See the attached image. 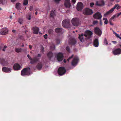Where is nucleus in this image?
Listing matches in <instances>:
<instances>
[{
	"label": "nucleus",
	"instance_id": "2f4dec72",
	"mask_svg": "<svg viewBox=\"0 0 121 121\" xmlns=\"http://www.w3.org/2000/svg\"><path fill=\"white\" fill-rule=\"evenodd\" d=\"M121 14V12L120 13H117L116 14L114 15V18L115 17H118Z\"/></svg>",
	"mask_w": 121,
	"mask_h": 121
},
{
	"label": "nucleus",
	"instance_id": "473e14b6",
	"mask_svg": "<svg viewBox=\"0 0 121 121\" xmlns=\"http://www.w3.org/2000/svg\"><path fill=\"white\" fill-rule=\"evenodd\" d=\"M55 48V45L54 44H53L51 47L50 48L52 50H54Z\"/></svg>",
	"mask_w": 121,
	"mask_h": 121
},
{
	"label": "nucleus",
	"instance_id": "b1692460",
	"mask_svg": "<svg viewBox=\"0 0 121 121\" xmlns=\"http://www.w3.org/2000/svg\"><path fill=\"white\" fill-rule=\"evenodd\" d=\"M47 56L50 60H51V58L53 56V54L51 52H49L47 54Z\"/></svg>",
	"mask_w": 121,
	"mask_h": 121
},
{
	"label": "nucleus",
	"instance_id": "2eb2a0df",
	"mask_svg": "<svg viewBox=\"0 0 121 121\" xmlns=\"http://www.w3.org/2000/svg\"><path fill=\"white\" fill-rule=\"evenodd\" d=\"M76 40L73 38H71L69 39V43L72 45H74L76 43Z\"/></svg>",
	"mask_w": 121,
	"mask_h": 121
},
{
	"label": "nucleus",
	"instance_id": "864d4df0",
	"mask_svg": "<svg viewBox=\"0 0 121 121\" xmlns=\"http://www.w3.org/2000/svg\"><path fill=\"white\" fill-rule=\"evenodd\" d=\"M3 4L4 3L3 2V0H0V4Z\"/></svg>",
	"mask_w": 121,
	"mask_h": 121
},
{
	"label": "nucleus",
	"instance_id": "9d476101",
	"mask_svg": "<svg viewBox=\"0 0 121 121\" xmlns=\"http://www.w3.org/2000/svg\"><path fill=\"white\" fill-rule=\"evenodd\" d=\"M94 31L95 34L99 36H100L102 34L101 31L97 27H95L94 28Z\"/></svg>",
	"mask_w": 121,
	"mask_h": 121
},
{
	"label": "nucleus",
	"instance_id": "4c0bfd02",
	"mask_svg": "<svg viewBox=\"0 0 121 121\" xmlns=\"http://www.w3.org/2000/svg\"><path fill=\"white\" fill-rule=\"evenodd\" d=\"M104 43L106 45H107L108 43V42L107 41V40L106 38H105L104 39Z\"/></svg>",
	"mask_w": 121,
	"mask_h": 121
},
{
	"label": "nucleus",
	"instance_id": "bb28decb",
	"mask_svg": "<svg viewBox=\"0 0 121 121\" xmlns=\"http://www.w3.org/2000/svg\"><path fill=\"white\" fill-rule=\"evenodd\" d=\"M113 11V7L112 8L111 10L107 12L104 15L105 17H106L108 15L112 13Z\"/></svg>",
	"mask_w": 121,
	"mask_h": 121
},
{
	"label": "nucleus",
	"instance_id": "8fccbe9b",
	"mask_svg": "<svg viewBox=\"0 0 121 121\" xmlns=\"http://www.w3.org/2000/svg\"><path fill=\"white\" fill-rule=\"evenodd\" d=\"M98 22L97 21H94L93 22V24L95 25Z\"/></svg>",
	"mask_w": 121,
	"mask_h": 121
},
{
	"label": "nucleus",
	"instance_id": "a18cd8bd",
	"mask_svg": "<svg viewBox=\"0 0 121 121\" xmlns=\"http://www.w3.org/2000/svg\"><path fill=\"white\" fill-rule=\"evenodd\" d=\"M43 37L45 39H46L48 37L47 34H45L44 35H43Z\"/></svg>",
	"mask_w": 121,
	"mask_h": 121
},
{
	"label": "nucleus",
	"instance_id": "c9c22d12",
	"mask_svg": "<svg viewBox=\"0 0 121 121\" xmlns=\"http://www.w3.org/2000/svg\"><path fill=\"white\" fill-rule=\"evenodd\" d=\"M120 7L118 5V4L116 5L114 7V9L115 8H117V9H120Z\"/></svg>",
	"mask_w": 121,
	"mask_h": 121
},
{
	"label": "nucleus",
	"instance_id": "7c9ffc66",
	"mask_svg": "<svg viewBox=\"0 0 121 121\" xmlns=\"http://www.w3.org/2000/svg\"><path fill=\"white\" fill-rule=\"evenodd\" d=\"M28 0H24L23 4L24 5H26L28 4Z\"/></svg>",
	"mask_w": 121,
	"mask_h": 121
},
{
	"label": "nucleus",
	"instance_id": "cd10ccee",
	"mask_svg": "<svg viewBox=\"0 0 121 121\" xmlns=\"http://www.w3.org/2000/svg\"><path fill=\"white\" fill-rule=\"evenodd\" d=\"M22 51V49L21 48H16L15 49V51L17 53L21 52Z\"/></svg>",
	"mask_w": 121,
	"mask_h": 121
},
{
	"label": "nucleus",
	"instance_id": "a211bd4d",
	"mask_svg": "<svg viewBox=\"0 0 121 121\" xmlns=\"http://www.w3.org/2000/svg\"><path fill=\"white\" fill-rule=\"evenodd\" d=\"M64 5L65 7L67 8H70L71 4L69 0H65Z\"/></svg>",
	"mask_w": 121,
	"mask_h": 121
},
{
	"label": "nucleus",
	"instance_id": "79ce46f5",
	"mask_svg": "<svg viewBox=\"0 0 121 121\" xmlns=\"http://www.w3.org/2000/svg\"><path fill=\"white\" fill-rule=\"evenodd\" d=\"M73 54L71 56L69 57V58L67 59V61H69L70 59H71L73 58Z\"/></svg>",
	"mask_w": 121,
	"mask_h": 121
},
{
	"label": "nucleus",
	"instance_id": "412c9836",
	"mask_svg": "<svg viewBox=\"0 0 121 121\" xmlns=\"http://www.w3.org/2000/svg\"><path fill=\"white\" fill-rule=\"evenodd\" d=\"M55 31L57 33L62 34L63 33V29L61 28L58 27L55 29Z\"/></svg>",
	"mask_w": 121,
	"mask_h": 121
},
{
	"label": "nucleus",
	"instance_id": "f704fd0d",
	"mask_svg": "<svg viewBox=\"0 0 121 121\" xmlns=\"http://www.w3.org/2000/svg\"><path fill=\"white\" fill-rule=\"evenodd\" d=\"M113 19V16L109 20L108 22V23L110 24L111 25H113V24H112L111 23V20L112 19Z\"/></svg>",
	"mask_w": 121,
	"mask_h": 121
},
{
	"label": "nucleus",
	"instance_id": "a19ab883",
	"mask_svg": "<svg viewBox=\"0 0 121 121\" xmlns=\"http://www.w3.org/2000/svg\"><path fill=\"white\" fill-rule=\"evenodd\" d=\"M66 49L68 52H70V49L69 47L68 46H67L66 47Z\"/></svg>",
	"mask_w": 121,
	"mask_h": 121
},
{
	"label": "nucleus",
	"instance_id": "0e129e2a",
	"mask_svg": "<svg viewBox=\"0 0 121 121\" xmlns=\"http://www.w3.org/2000/svg\"><path fill=\"white\" fill-rule=\"evenodd\" d=\"M116 41H114V43L116 44Z\"/></svg>",
	"mask_w": 121,
	"mask_h": 121
},
{
	"label": "nucleus",
	"instance_id": "f03ea898",
	"mask_svg": "<svg viewBox=\"0 0 121 121\" xmlns=\"http://www.w3.org/2000/svg\"><path fill=\"white\" fill-rule=\"evenodd\" d=\"M27 57L30 60V63L31 64H34L39 61V58L37 57H34L33 58H31L30 55L29 54L27 55Z\"/></svg>",
	"mask_w": 121,
	"mask_h": 121
},
{
	"label": "nucleus",
	"instance_id": "bf43d9fd",
	"mask_svg": "<svg viewBox=\"0 0 121 121\" xmlns=\"http://www.w3.org/2000/svg\"><path fill=\"white\" fill-rule=\"evenodd\" d=\"M64 62L65 63L66 62V60L65 59L64 60Z\"/></svg>",
	"mask_w": 121,
	"mask_h": 121
},
{
	"label": "nucleus",
	"instance_id": "e433bc0d",
	"mask_svg": "<svg viewBox=\"0 0 121 121\" xmlns=\"http://www.w3.org/2000/svg\"><path fill=\"white\" fill-rule=\"evenodd\" d=\"M56 43L57 44H59L60 43V40L58 38H57L56 39Z\"/></svg>",
	"mask_w": 121,
	"mask_h": 121
},
{
	"label": "nucleus",
	"instance_id": "39448f33",
	"mask_svg": "<svg viewBox=\"0 0 121 121\" xmlns=\"http://www.w3.org/2000/svg\"><path fill=\"white\" fill-rule=\"evenodd\" d=\"M70 21L67 20H64L62 22V24L63 27L68 28L70 27Z\"/></svg>",
	"mask_w": 121,
	"mask_h": 121
},
{
	"label": "nucleus",
	"instance_id": "13d9d810",
	"mask_svg": "<svg viewBox=\"0 0 121 121\" xmlns=\"http://www.w3.org/2000/svg\"><path fill=\"white\" fill-rule=\"evenodd\" d=\"M15 30H12V32L13 33H14L15 32Z\"/></svg>",
	"mask_w": 121,
	"mask_h": 121
},
{
	"label": "nucleus",
	"instance_id": "f8f14e48",
	"mask_svg": "<svg viewBox=\"0 0 121 121\" xmlns=\"http://www.w3.org/2000/svg\"><path fill=\"white\" fill-rule=\"evenodd\" d=\"M93 17L94 18L100 19L101 18L102 15L100 13L97 12L93 15Z\"/></svg>",
	"mask_w": 121,
	"mask_h": 121
},
{
	"label": "nucleus",
	"instance_id": "9b49d317",
	"mask_svg": "<svg viewBox=\"0 0 121 121\" xmlns=\"http://www.w3.org/2000/svg\"><path fill=\"white\" fill-rule=\"evenodd\" d=\"M79 60V59L78 57H75L72 62L71 64L73 66L76 65L78 63Z\"/></svg>",
	"mask_w": 121,
	"mask_h": 121
},
{
	"label": "nucleus",
	"instance_id": "4be33fe9",
	"mask_svg": "<svg viewBox=\"0 0 121 121\" xmlns=\"http://www.w3.org/2000/svg\"><path fill=\"white\" fill-rule=\"evenodd\" d=\"M32 29L34 34H38V32L39 30L38 27L36 26L34 27H33Z\"/></svg>",
	"mask_w": 121,
	"mask_h": 121
},
{
	"label": "nucleus",
	"instance_id": "a878e982",
	"mask_svg": "<svg viewBox=\"0 0 121 121\" xmlns=\"http://www.w3.org/2000/svg\"><path fill=\"white\" fill-rule=\"evenodd\" d=\"M43 66V64L42 62H40L37 64V68L39 70L41 69Z\"/></svg>",
	"mask_w": 121,
	"mask_h": 121
},
{
	"label": "nucleus",
	"instance_id": "58836bf2",
	"mask_svg": "<svg viewBox=\"0 0 121 121\" xmlns=\"http://www.w3.org/2000/svg\"><path fill=\"white\" fill-rule=\"evenodd\" d=\"M105 20L104 22V23L105 24H107L108 23V20L107 19L105 18H103V20Z\"/></svg>",
	"mask_w": 121,
	"mask_h": 121
},
{
	"label": "nucleus",
	"instance_id": "680f3d73",
	"mask_svg": "<svg viewBox=\"0 0 121 121\" xmlns=\"http://www.w3.org/2000/svg\"><path fill=\"white\" fill-rule=\"evenodd\" d=\"M12 16H10V19H12Z\"/></svg>",
	"mask_w": 121,
	"mask_h": 121
},
{
	"label": "nucleus",
	"instance_id": "e2e57ef3",
	"mask_svg": "<svg viewBox=\"0 0 121 121\" xmlns=\"http://www.w3.org/2000/svg\"><path fill=\"white\" fill-rule=\"evenodd\" d=\"M35 14L36 15H37V12H36L35 13Z\"/></svg>",
	"mask_w": 121,
	"mask_h": 121
},
{
	"label": "nucleus",
	"instance_id": "49530a36",
	"mask_svg": "<svg viewBox=\"0 0 121 121\" xmlns=\"http://www.w3.org/2000/svg\"><path fill=\"white\" fill-rule=\"evenodd\" d=\"M41 52H43L44 51V48L43 47L41 48Z\"/></svg>",
	"mask_w": 121,
	"mask_h": 121
},
{
	"label": "nucleus",
	"instance_id": "de8ad7c7",
	"mask_svg": "<svg viewBox=\"0 0 121 121\" xmlns=\"http://www.w3.org/2000/svg\"><path fill=\"white\" fill-rule=\"evenodd\" d=\"M90 6L92 7H93V6L94 5V4L93 2L91 3L90 4Z\"/></svg>",
	"mask_w": 121,
	"mask_h": 121
},
{
	"label": "nucleus",
	"instance_id": "c03bdc74",
	"mask_svg": "<svg viewBox=\"0 0 121 121\" xmlns=\"http://www.w3.org/2000/svg\"><path fill=\"white\" fill-rule=\"evenodd\" d=\"M41 56H42V55L41 54H38L37 56H35V57H37L38 58V57H40ZM39 59H40V58H39Z\"/></svg>",
	"mask_w": 121,
	"mask_h": 121
},
{
	"label": "nucleus",
	"instance_id": "423d86ee",
	"mask_svg": "<svg viewBox=\"0 0 121 121\" xmlns=\"http://www.w3.org/2000/svg\"><path fill=\"white\" fill-rule=\"evenodd\" d=\"M71 22L73 25L74 26H78L80 24V21L79 19L76 18H73Z\"/></svg>",
	"mask_w": 121,
	"mask_h": 121
},
{
	"label": "nucleus",
	"instance_id": "09e8293b",
	"mask_svg": "<svg viewBox=\"0 0 121 121\" xmlns=\"http://www.w3.org/2000/svg\"><path fill=\"white\" fill-rule=\"evenodd\" d=\"M6 48L7 46L5 45L2 49L3 51H5Z\"/></svg>",
	"mask_w": 121,
	"mask_h": 121
},
{
	"label": "nucleus",
	"instance_id": "603ef678",
	"mask_svg": "<svg viewBox=\"0 0 121 121\" xmlns=\"http://www.w3.org/2000/svg\"><path fill=\"white\" fill-rule=\"evenodd\" d=\"M33 9V7L32 6H30V11H31Z\"/></svg>",
	"mask_w": 121,
	"mask_h": 121
},
{
	"label": "nucleus",
	"instance_id": "4d7b16f0",
	"mask_svg": "<svg viewBox=\"0 0 121 121\" xmlns=\"http://www.w3.org/2000/svg\"><path fill=\"white\" fill-rule=\"evenodd\" d=\"M31 19V16L30 15L29 16V17L28 18V19L29 20H30Z\"/></svg>",
	"mask_w": 121,
	"mask_h": 121
},
{
	"label": "nucleus",
	"instance_id": "f257e3e1",
	"mask_svg": "<svg viewBox=\"0 0 121 121\" xmlns=\"http://www.w3.org/2000/svg\"><path fill=\"white\" fill-rule=\"evenodd\" d=\"M30 70L29 67H27L23 69L21 71V74L22 76H29L30 74Z\"/></svg>",
	"mask_w": 121,
	"mask_h": 121
},
{
	"label": "nucleus",
	"instance_id": "c85d7f7f",
	"mask_svg": "<svg viewBox=\"0 0 121 121\" xmlns=\"http://www.w3.org/2000/svg\"><path fill=\"white\" fill-rule=\"evenodd\" d=\"M20 4V3H17L16 4V8L18 10L20 9V7L19 6Z\"/></svg>",
	"mask_w": 121,
	"mask_h": 121
},
{
	"label": "nucleus",
	"instance_id": "69168bd1",
	"mask_svg": "<svg viewBox=\"0 0 121 121\" xmlns=\"http://www.w3.org/2000/svg\"><path fill=\"white\" fill-rule=\"evenodd\" d=\"M22 47H23L24 46V45L23 43L22 44Z\"/></svg>",
	"mask_w": 121,
	"mask_h": 121
},
{
	"label": "nucleus",
	"instance_id": "1a4fd4ad",
	"mask_svg": "<svg viewBox=\"0 0 121 121\" xmlns=\"http://www.w3.org/2000/svg\"><path fill=\"white\" fill-rule=\"evenodd\" d=\"M56 57L57 60L58 61H60L63 59V55L62 53L59 52L57 54Z\"/></svg>",
	"mask_w": 121,
	"mask_h": 121
},
{
	"label": "nucleus",
	"instance_id": "4468645a",
	"mask_svg": "<svg viewBox=\"0 0 121 121\" xmlns=\"http://www.w3.org/2000/svg\"><path fill=\"white\" fill-rule=\"evenodd\" d=\"M13 68L15 70H18L20 69L21 66L18 64L15 63L13 65Z\"/></svg>",
	"mask_w": 121,
	"mask_h": 121
},
{
	"label": "nucleus",
	"instance_id": "dca6fc26",
	"mask_svg": "<svg viewBox=\"0 0 121 121\" xmlns=\"http://www.w3.org/2000/svg\"><path fill=\"white\" fill-rule=\"evenodd\" d=\"M0 62L1 64L3 66H6L8 64L7 61H5L4 59L0 58Z\"/></svg>",
	"mask_w": 121,
	"mask_h": 121
},
{
	"label": "nucleus",
	"instance_id": "6ab92c4d",
	"mask_svg": "<svg viewBox=\"0 0 121 121\" xmlns=\"http://www.w3.org/2000/svg\"><path fill=\"white\" fill-rule=\"evenodd\" d=\"M104 1L103 0L100 1H97L96 3V5L99 6H101L104 5Z\"/></svg>",
	"mask_w": 121,
	"mask_h": 121
},
{
	"label": "nucleus",
	"instance_id": "7ed1b4c3",
	"mask_svg": "<svg viewBox=\"0 0 121 121\" xmlns=\"http://www.w3.org/2000/svg\"><path fill=\"white\" fill-rule=\"evenodd\" d=\"M93 34L92 32L91 31L87 30L85 31L84 35L86 39H89L90 38Z\"/></svg>",
	"mask_w": 121,
	"mask_h": 121
},
{
	"label": "nucleus",
	"instance_id": "6e6d98bb",
	"mask_svg": "<svg viewBox=\"0 0 121 121\" xmlns=\"http://www.w3.org/2000/svg\"><path fill=\"white\" fill-rule=\"evenodd\" d=\"M29 47L30 49H31L32 48V46L31 45H29Z\"/></svg>",
	"mask_w": 121,
	"mask_h": 121
},
{
	"label": "nucleus",
	"instance_id": "f3484780",
	"mask_svg": "<svg viewBox=\"0 0 121 121\" xmlns=\"http://www.w3.org/2000/svg\"><path fill=\"white\" fill-rule=\"evenodd\" d=\"M2 70L3 71L6 73H9L11 72V69L10 68L4 67L2 68Z\"/></svg>",
	"mask_w": 121,
	"mask_h": 121
},
{
	"label": "nucleus",
	"instance_id": "c756f323",
	"mask_svg": "<svg viewBox=\"0 0 121 121\" xmlns=\"http://www.w3.org/2000/svg\"><path fill=\"white\" fill-rule=\"evenodd\" d=\"M50 15L51 17H53L55 15V13L54 11H51Z\"/></svg>",
	"mask_w": 121,
	"mask_h": 121
},
{
	"label": "nucleus",
	"instance_id": "ea45409f",
	"mask_svg": "<svg viewBox=\"0 0 121 121\" xmlns=\"http://www.w3.org/2000/svg\"><path fill=\"white\" fill-rule=\"evenodd\" d=\"M114 34H115L116 36L118 38H120V37L119 35L116 33L115 32H114Z\"/></svg>",
	"mask_w": 121,
	"mask_h": 121
},
{
	"label": "nucleus",
	"instance_id": "052dcab7",
	"mask_svg": "<svg viewBox=\"0 0 121 121\" xmlns=\"http://www.w3.org/2000/svg\"><path fill=\"white\" fill-rule=\"evenodd\" d=\"M11 1L12 2H14L16 0H11Z\"/></svg>",
	"mask_w": 121,
	"mask_h": 121
},
{
	"label": "nucleus",
	"instance_id": "72a5a7b5",
	"mask_svg": "<svg viewBox=\"0 0 121 121\" xmlns=\"http://www.w3.org/2000/svg\"><path fill=\"white\" fill-rule=\"evenodd\" d=\"M18 21L20 24H22L23 23V20L21 18H20L19 19Z\"/></svg>",
	"mask_w": 121,
	"mask_h": 121
},
{
	"label": "nucleus",
	"instance_id": "20e7f679",
	"mask_svg": "<svg viewBox=\"0 0 121 121\" xmlns=\"http://www.w3.org/2000/svg\"><path fill=\"white\" fill-rule=\"evenodd\" d=\"M83 13L85 15H91L93 13V11L91 9L86 8L83 10Z\"/></svg>",
	"mask_w": 121,
	"mask_h": 121
},
{
	"label": "nucleus",
	"instance_id": "338daca9",
	"mask_svg": "<svg viewBox=\"0 0 121 121\" xmlns=\"http://www.w3.org/2000/svg\"><path fill=\"white\" fill-rule=\"evenodd\" d=\"M112 52L113 54V50H112Z\"/></svg>",
	"mask_w": 121,
	"mask_h": 121
},
{
	"label": "nucleus",
	"instance_id": "5701e85b",
	"mask_svg": "<svg viewBox=\"0 0 121 121\" xmlns=\"http://www.w3.org/2000/svg\"><path fill=\"white\" fill-rule=\"evenodd\" d=\"M121 54V49L119 48L116 49L114 51V54L117 55Z\"/></svg>",
	"mask_w": 121,
	"mask_h": 121
},
{
	"label": "nucleus",
	"instance_id": "0eeeda50",
	"mask_svg": "<svg viewBox=\"0 0 121 121\" xmlns=\"http://www.w3.org/2000/svg\"><path fill=\"white\" fill-rule=\"evenodd\" d=\"M66 72L65 68L63 67H59L58 70V73L60 75H62L65 74Z\"/></svg>",
	"mask_w": 121,
	"mask_h": 121
},
{
	"label": "nucleus",
	"instance_id": "774afa93",
	"mask_svg": "<svg viewBox=\"0 0 121 121\" xmlns=\"http://www.w3.org/2000/svg\"><path fill=\"white\" fill-rule=\"evenodd\" d=\"M0 10H2V9L1 8H0Z\"/></svg>",
	"mask_w": 121,
	"mask_h": 121
},
{
	"label": "nucleus",
	"instance_id": "aec40b11",
	"mask_svg": "<svg viewBox=\"0 0 121 121\" xmlns=\"http://www.w3.org/2000/svg\"><path fill=\"white\" fill-rule=\"evenodd\" d=\"M99 42L98 39H95L93 42V45L95 47H98Z\"/></svg>",
	"mask_w": 121,
	"mask_h": 121
},
{
	"label": "nucleus",
	"instance_id": "37998d69",
	"mask_svg": "<svg viewBox=\"0 0 121 121\" xmlns=\"http://www.w3.org/2000/svg\"><path fill=\"white\" fill-rule=\"evenodd\" d=\"M53 32V30L52 29H50L48 31V33L50 34H51Z\"/></svg>",
	"mask_w": 121,
	"mask_h": 121
},
{
	"label": "nucleus",
	"instance_id": "393cba45",
	"mask_svg": "<svg viewBox=\"0 0 121 121\" xmlns=\"http://www.w3.org/2000/svg\"><path fill=\"white\" fill-rule=\"evenodd\" d=\"M84 34H81V35H79L78 38L80 40V41L83 42L84 41V39L83 38V36Z\"/></svg>",
	"mask_w": 121,
	"mask_h": 121
},
{
	"label": "nucleus",
	"instance_id": "6e6552de",
	"mask_svg": "<svg viewBox=\"0 0 121 121\" xmlns=\"http://www.w3.org/2000/svg\"><path fill=\"white\" fill-rule=\"evenodd\" d=\"M83 7V4L81 2H78L77 4L76 8L78 11H81Z\"/></svg>",
	"mask_w": 121,
	"mask_h": 121
},
{
	"label": "nucleus",
	"instance_id": "5fc2aeb1",
	"mask_svg": "<svg viewBox=\"0 0 121 121\" xmlns=\"http://www.w3.org/2000/svg\"><path fill=\"white\" fill-rule=\"evenodd\" d=\"M72 2L74 4L76 2V0H72Z\"/></svg>",
	"mask_w": 121,
	"mask_h": 121
},
{
	"label": "nucleus",
	"instance_id": "3c124183",
	"mask_svg": "<svg viewBox=\"0 0 121 121\" xmlns=\"http://www.w3.org/2000/svg\"><path fill=\"white\" fill-rule=\"evenodd\" d=\"M60 0H54L55 1L56 3H58Z\"/></svg>",
	"mask_w": 121,
	"mask_h": 121
},
{
	"label": "nucleus",
	"instance_id": "ddd939ff",
	"mask_svg": "<svg viewBox=\"0 0 121 121\" xmlns=\"http://www.w3.org/2000/svg\"><path fill=\"white\" fill-rule=\"evenodd\" d=\"M8 31L7 28H3L0 31V34L2 35H5L8 33Z\"/></svg>",
	"mask_w": 121,
	"mask_h": 121
}]
</instances>
